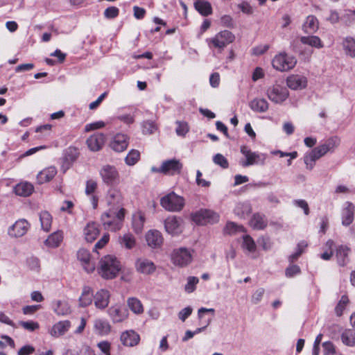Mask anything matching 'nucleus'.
I'll return each mask as SVG.
<instances>
[{"label": "nucleus", "instance_id": "obj_62", "mask_svg": "<svg viewBox=\"0 0 355 355\" xmlns=\"http://www.w3.org/2000/svg\"><path fill=\"white\" fill-rule=\"evenodd\" d=\"M42 309V305H27L22 308V312L24 315H33L39 309Z\"/></svg>", "mask_w": 355, "mask_h": 355}, {"label": "nucleus", "instance_id": "obj_18", "mask_svg": "<svg viewBox=\"0 0 355 355\" xmlns=\"http://www.w3.org/2000/svg\"><path fill=\"white\" fill-rule=\"evenodd\" d=\"M110 293L106 289H100L94 294V302L98 309H105L110 303Z\"/></svg>", "mask_w": 355, "mask_h": 355}, {"label": "nucleus", "instance_id": "obj_15", "mask_svg": "<svg viewBox=\"0 0 355 355\" xmlns=\"http://www.w3.org/2000/svg\"><path fill=\"white\" fill-rule=\"evenodd\" d=\"M105 135L102 132H95L86 140L88 148L92 152L101 150L105 142Z\"/></svg>", "mask_w": 355, "mask_h": 355}, {"label": "nucleus", "instance_id": "obj_14", "mask_svg": "<svg viewBox=\"0 0 355 355\" xmlns=\"http://www.w3.org/2000/svg\"><path fill=\"white\" fill-rule=\"evenodd\" d=\"M182 164L176 159H171L164 161L160 166V171L162 174L174 175L180 174L182 169Z\"/></svg>", "mask_w": 355, "mask_h": 355}, {"label": "nucleus", "instance_id": "obj_42", "mask_svg": "<svg viewBox=\"0 0 355 355\" xmlns=\"http://www.w3.org/2000/svg\"><path fill=\"white\" fill-rule=\"evenodd\" d=\"M343 48L345 53L355 58V40L352 37H347L343 41Z\"/></svg>", "mask_w": 355, "mask_h": 355}, {"label": "nucleus", "instance_id": "obj_54", "mask_svg": "<svg viewBox=\"0 0 355 355\" xmlns=\"http://www.w3.org/2000/svg\"><path fill=\"white\" fill-rule=\"evenodd\" d=\"M176 124H177V127H176L175 132H176L177 135L178 136L184 137L186 135V134L189 130V127L188 123L185 121H178L176 122Z\"/></svg>", "mask_w": 355, "mask_h": 355}, {"label": "nucleus", "instance_id": "obj_17", "mask_svg": "<svg viewBox=\"0 0 355 355\" xmlns=\"http://www.w3.org/2000/svg\"><path fill=\"white\" fill-rule=\"evenodd\" d=\"M29 228V223L24 219L17 220L13 225L8 229V234L14 237L24 236Z\"/></svg>", "mask_w": 355, "mask_h": 355}, {"label": "nucleus", "instance_id": "obj_8", "mask_svg": "<svg viewBox=\"0 0 355 355\" xmlns=\"http://www.w3.org/2000/svg\"><path fill=\"white\" fill-rule=\"evenodd\" d=\"M192 220L200 225L213 224L218 221L219 215L210 209H200L191 215Z\"/></svg>", "mask_w": 355, "mask_h": 355}, {"label": "nucleus", "instance_id": "obj_21", "mask_svg": "<svg viewBox=\"0 0 355 355\" xmlns=\"http://www.w3.org/2000/svg\"><path fill=\"white\" fill-rule=\"evenodd\" d=\"M120 339L124 346L134 347L139 344L140 336L134 330H127L121 334Z\"/></svg>", "mask_w": 355, "mask_h": 355}, {"label": "nucleus", "instance_id": "obj_28", "mask_svg": "<svg viewBox=\"0 0 355 355\" xmlns=\"http://www.w3.org/2000/svg\"><path fill=\"white\" fill-rule=\"evenodd\" d=\"M71 327L69 320L60 321L55 324L50 330V334L53 337H59L67 333Z\"/></svg>", "mask_w": 355, "mask_h": 355}, {"label": "nucleus", "instance_id": "obj_1", "mask_svg": "<svg viewBox=\"0 0 355 355\" xmlns=\"http://www.w3.org/2000/svg\"><path fill=\"white\" fill-rule=\"evenodd\" d=\"M106 202L110 207L107 211L101 215V222L105 230L116 232L122 228L123 223L126 214L125 209L121 207L118 211H114L123 205V197L121 191L116 188H110L106 196Z\"/></svg>", "mask_w": 355, "mask_h": 355}, {"label": "nucleus", "instance_id": "obj_35", "mask_svg": "<svg viewBox=\"0 0 355 355\" xmlns=\"http://www.w3.org/2000/svg\"><path fill=\"white\" fill-rule=\"evenodd\" d=\"M63 240L62 231H56L50 234L45 241V245L50 248H57Z\"/></svg>", "mask_w": 355, "mask_h": 355}, {"label": "nucleus", "instance_id": "obj_12", "mask_svg": "<svg viewBox=\"0 0 355 355\" xmlns=\"http://www.w3.org/2000/svg\"><path fill=\"white\" fill-rule=\"evenodd\" d=\"M130 137L124 133L116 134L110 142V147L112 150L117 153L125 151L129 145Z\"/></svg>", "mask_w": 355, "mask_h": 355}, {"label": "nucleus", "instance_id": "obj_38", "mask_svg": "<svg viewBox=\"0 0 355 355\" xmlns=\"http://www.w3.org/2000/svg\"><path fill=\"white\" fill-rule=\"evenodd\" d=\"M250 108L257 112H265L268 109V103L264 98H255L250 103Z\"/></svg>", "mask_w": 355, "mask_h": 355}, {"label": "nucleus", "instance_id": "obj_56", "mask_svg": "<svg viewBox=\"0 0 355 355\" xmlns=\"http://www.w3.org/2000/svg\"><path fill=\"white\" fill-rule=\"evenodd\" d=\"M119 15V9L115 6L107 8L104 11V17L107 19H114Z\"/></svg>", "mask_w": 355, "mask_h": 355}, {"label": "nucleus", "instance_id": "obj_10", "mask_svg": "<svg viewBox=\"0 0 355 355\" xmlns=\"http://www.w3.org/2000/svg\"><path fill=\"white\" fill-rule=\"evenodd\" d=\"M171 261L174 265L184 267L191 262L192 255L187 248H180L173 251Z\"/></svg>", "mask_w": 355, "mask_h": 355}, {"label": "nucleus", "instance_id": "obj_49", "mask_svg": "<svg viewBox=\"0 0 355 355\" xmlns=\"http://www.w3.org/2000/svg\"><path fill=\"white\" fill-rule=\"evenodd\" d=\"M244 228L241 225H238L235 223L229 222L224 228V232L227 234H233L237 232H243Z\"/></svg>", "mask_w": 355, "mask_h": 355}, {"label": "nucleus", "instance_id": "obj_44", "mask_svg": "<svg viewBox=\"0 0 355 355\" xmlns=\"http://www.w3.org/2000/svg\"><path fill=\"white\" fill-rule=\"evenodd\" d=\"M349 303V300L348 296L346 295H342L340 300L338 302L334 309L336 315L338 317H340L343 314V311Z\"/></svg>", "mask_w": 355, "mask_h": 355}, {"label": "nucleus", "instance_id": "obj_24", "mask_svg": "<svg viewBox=\"0 0 355 355\" xmlns=\"http://www.w3.org/2000/svg\"><path fill=\"white\" fill-rule=\"evenodd\" d=\"M355 206L350 202L345 203V207L342 211V224L349 226L354 221Z\"/></svg>", "mask_w": 355, "mask_h": 355}, {"label": "nucleus", "instance_id": "obj_50", "mask_svg": "<svg viewBox=\"0 0 355 355\" xmlns=\"http://www.w3.org/2000/svg\"><path fill=\"white\" fill-rule=\"evenodd\" d=\"M157 130V125L155 122L146 121L142 123V132L144 135L153 134Z\"/></svg>", "mask_w": 355, "mask_h": 355}, {"label": "nucleus", "instance_id": "obj_2", "mask_svg": "<svg viewBox=\"0 0 355 355\" xmlns=\"http://www.w3.org/2000/svg\"><path fill=\"white\" fill-rule=\"evenodd\" d=\"M121 269L120 261L114 255L107 254L99 261L98 272L105 279L115 278Z\"/></svg>", "mask_w": 355, "mask_h": 355}, {"label": "nucleus", "instance_id": "obj_37", "mask_svg": "<svg viewBox=\"0 0 355 355\" xmlns=\"http://www.w3.org/2000/svg\"><path fill=\"white\" fill-rule=\"evenodd\" d=\"M79 155L78 150L73 146L69 147L64 153V156L63 158L64 164L67 165L69 167L70 165L74 162Z\"/></svg>", "mask_w": 355, "mask_h": 355}, {"label": "nucleus", "instance_id": "obj_55", "mask_svg": "<svg viewBox=\"0 0 355 355\" xmlns=\"http://www.w3.org/2000/svg\"><path fill=\"white\" fill-rule=\"evenodd\" d=\"M19 326L23 327L24 329L28 331H34L40 328V324L37 322L35 321H20L19 322Z\"/></svg>", "mask_w": 355, "mask_h": 355}, {"label": "nucleus", "instance_id": "obj_31", "mask_svg": "<svg viewBox=\"0 0 355 355\" xmlns=\"http://www.w3.org/2000/svg\"><path fill=\"white\" fill-rule=\"evenodd\" d=\"M145 221V214L141 211H137L133 214L132 225L137 234L142 232Z\"/></svg>", "mask_w": 355, "mask_h": 355}, {"label": "nucleus", "instance_id": "obj_41", "mask_svg": "<svg viewBox=\"0 0 355 355\" xmlns=\"http://www.w3.org/2000/svg\"><path fill=\"white\" fill-rule=\"evenodd\" d=\"M40 220L42 230L45 232H49L51 229L53 220L50 213L46 211H42L40 214Z\"/></svg>", "mask_w": 355, "mask_h": 355}, {"label": "nucleus", "instance_id": "obj_52", "mask_svg": "<svg viewBox=\"0 0 355 355\" xmlns=\"http://www.w3.org/2000/svg\"><path fill=\"white\" fill-rule=\"evenodd\" d=\"M199 279L196 277H189L187 279V283L184 286V290L187 293H191L193 292L196 288V285L198 284Z\"/></svg>", "mask_w": 355, "mask_h": 355}, {"label": "nucleus", "instance_id": "obj_46", "mask_svg": "<svg viewBox=\"0 0 355 355\" xmlns=\"http://www.w3.org/2000/svg\"><path fill=\"white\" fill-rule=\"evenodd\" d=\"M334 247V241L329 239L325 243V251L320 254V258L324 260H329L333 256V248Z\"/></svg>", "mask_w": 355, "mask_h": 355}, {"label": "nucleus", "instance_id": "obj_27", "mask_svg": "<svg viewBox=\"0 0 355 355\" xmlns=\"http://www.w3.org/2000/svg\"><path fill=\"white\" fill-rule=\"evenodd\" d=\"M57 174V169L54 166H50L40 171L37 175V182L42 184L53 180Z\"/></svg>", "mask_w": 355, "mask_h": 355}, {"label": "nucleus", "instance_id": "obj_11", "mask_svg": "<svg viewBox=\"0 0 355 355\" xmlns=\"http://www.w3.org/2000/svg\"><path fill=\"white\" fill-rule=\"evenodd\" d=\"M107 313L114 323H119L125 321L129 316L128 310L120 304L111 306Z\"/></svg>", "mask_w": 355, "mask_h": 355}, {"label": "nucleus", "instance_id": "obj_45", "mask_svg": "<svg viewBox=\"0 0 355 355\" xmlns=\"http://www.w3.org/2000/svg\"><path fill=\"white\" fill-rule=\"evenodd\" d=\"M120 243L127 249H132L135 247L136 241L132 234L127 233L120 238Z\"/></svg>", "mask_w": 355, "mask_h": 355}, {"label": "nucleus", "instance_id": "obj_6", "mask_svg": "<svg viewBox=\"0 0 355 355\" xmlns=\"http://www.w3.org/2000/svg\"><path fill=\"white\" fill-rule=\"evenodd\" d=\"M160 204L167 211H180L184 206V199L183 197L172 192L162 197L160 200Z\"/></svg>", "mask_w": 355, "mask_h": 355}, {"label": "nucleus", "instance_id": "obj_20", "mask_svg": "<svg viewBox=\"0 0 355 355\" xmlns=\"http://www.w3.org/2000/svg\"><path fill=\"white\" fill-rule=\"evenodd\" d=\"M100 232V225L94 221L89 222L83 230L85 239L89 243L94 241Z\"/></svg>", "mask_w": 355, "mask_h": 355}, {"label": "nucleus", "instance_id": "obj_36", "mask_svg": "<svg viewBox=\"0 0 355 355\" xmlns=\"http://www.w3.org/2000/svg\"><path fill=\"white\" fill-rule=\"evenodd\" d=\"M127 305L130 311L136 315H140L144 312L143 304L137 297H128L127 300Z\"/></svg>", "mask_w": 355, "mask_h": 355}, {"label": "nucleus", "instance_id": "obj_23", "mask_svg": "<svg viewBox=\"0 0 355 355\" xmlns=\"http://www.w3.org/2000/svg\"><path fill=\"white\" fill-rule=\"evenodd\" d=\"M241 153L246 158V160L241 163L244 167L258 164L261 160V155L257 153L252 152L247 146H241Z\"/></svg>", "mask_w": 355, "mask_h": 355}, {"label": "nucleus", "instance_id": "obj_29", "mask_svg": "<svg viewBox=\"0 0 355 355\" xmlns=\"http://www.w3.org/2000/svg\"><path fill=\"white\" fill-rule=\"evenodd\" d=\"M306 79L299 75H291L286 79L288 87L292 89H302L306 87Z\"/></svg>", "mask_w": 355, "mask_h": 355}, {"label": "nucleus", "instance_id": "obj_39", "mask_svg": "<svg viewBox=\"0 0 355 355\" xmlns=\"http://www.w3.org/2000/svg\"><path fill=\"white\" fill-rule=\"evenodd\" d=\"M94 328L100 335H107L111 331L110 323L107 320L102 319L95 320Z\"/></svg>", "mask_w": 355, "mask_h": 355}, {"label": "nucleus", "instance_id": "obj_43", "mask_svg": "<svg viewBox=\"0 0 355 355\" xmlns=\"http://www.w3.org/2000/svg\"><path fill=\"white\" fill-rule=\"evenodd\" d=\"M140 159V152L138 150L132 149L125 158V162L128 166H134Z\"/></svg>", "mask_w": 355, "mask_h": 355}, {"label": "nucleus", "instance_id": "obj_5", "mask_svg": "<svg viewBox=\"0 0 355 355\" xmlns=\"http://www.w3.org/2000/svg\"><path fill=\"white\" fill-rule=\"evenodd\" d=\"M297 63L296 58L286 53H280L276 55L272 60L274 69L279 71H286L294 68Z\"/></svg>", "mask_w": 355, "mask_h": 355}, {"label": "nucleus", "instance_id": "obj_13", "mask_svg": "<svg viewBox=\"0 0 355 355\" xmlns=\"http://www.w3.org/2000/svg\"><path fill=\"white\" fill-rule=\"evenodd\" d=\"M267 96L271 101L280 103L288 98V92L286 87L280 85H273L268 89Z\"/></svg>", "mask_w": 355, "mask_h": 355}, {"label": "nucleus", "instance_id": "obj_3", "mask_svg": "<svg viewBox=\"0 0 355 355\" xmlns=\"http://www.w3.org/2000/svg\"><path fill=\"white\" fill-rule=\"evenodd\" d=\"M235 40V35L230 31L224 30L216 33L213 37L207 40L211 49L221 53L223 49Z\"/></svg>", "mask_w": 355, "mask_h": 355}, {"label": "nucleus", "instance_id": "obj_22", "mask_svg": "<svg viewBox=\"0 0 355 355\" xmlns=\"http://www.w3.org/2000/svg\"><path fill=\"white\" fill-rule=\"evenodd\" d=\"M146 240L152 248H160L164 241L162 233L156 230H149L146 234Z\"/></svg>", "mask_w": 355, "mask_h": 355}, {"label": "nucleus", "instance_id": "obj_26", "mask_svg": "<svg viewBox=\"0 0 355 355\" xmlns=\"http://www.w3.org/2000/svg\"><path fill=\"white\" fill-rule=\"evenodd\" d=\"M94 297L92 288L89 286H85L83 288L81 295L79 297V306L87 307L92 304Z\"/></svg>", "mask_w": 355, "mask_h": 355}, {"label": "nucleus", "instance_id": "obj_57", "mask_svg": "<svg viewBox=\"0 0 355 355\" xmlns=\"http://www.w3.org/2000/svg\"><path fill=\"white\" fill-rule=\"evenodd\" d=\"M97 347L105 355H111V343L107 340L99 342Z\"/></svg>", "mask_w": 355, "mask_h": 355}, {"label": "nucleus", "instance_id": "obj_47", "mask_svg": "<svg viewBox=\"0 0 355 355\" xmlns=\"http://www.w3.org/2000/svg\"><path fill=\"white\" fill-rule=\"evenodd\" d=\"M243 248L250 252L256 250V244L254 239L250 235H245L243 237Z\"/></svg>", "mask_w": 355, "mask_h": 355}, {"label": "nucleus", "instance_id": "obj_4", "mask_svg": "<svg viewBox=\"0 0 355 355\" xmlns=\"http://www.w3.org/2000/svg\"><path fill=\"white\" fill-rule=\"evenodd\" d=\"M307 248V242L301 241L297 244L296 251L288 257V261L291 263V264L286 268L285 270V275L287 277L291 278L300 273V268L297 265H294L293 263L299 259V257L303 254V252H304Z\"/></svg>", "mask_w": 355, "mask_h": 355}, {"label": "nucleus", "instance_id": "obj_19", "mask_svg": "<svg viewBox=\"0 0 355 355\" xmlns=\"http://www.w3.org/2000/svg\"><path fill=\"white\" fill-rule=\"evenodd\" d=\"M135 268L138 272L144 275H150L156 270V266L152 261L144 258L137 259Z\"/></svg>", "mask_w": 355, "mask_h": 355}, {"label": "nucleus", "instance_id": "obj_63", "mask_svg": "<svg viewBox=\"0 0 355 355\" xmlns=\"http://www.w3.org/2000/svg\"><path fill=\"white\" fill-rule=\"evenodd\" d=\"M322 346L324 355L334 354L335 353L334 346L331 342L325 341L322 343Z\"/></svg>", "mask_w": 355, "mask_h": 355}, {"label": "nucleus", "instance_id": "obj_58", "mask_svg": "<svg viewBox=\"0 0 355 355\" xmlns=\"http://www.w3.org/2000/svg\"><path fill=\"white\" fill-rule=\"evenodd\" d=\"M97 182L94 180H89L86 182L85 193L87 196L92 195L97 189Z\"/></svg>", "mask_w": 355, "mask_h": 355}, {"label": "nucleus", "instance_id": "obj_34", "mask_svg": "<svg viewBox=\"0 0 355 355\" xmlns=\"http://www.w3.org/2000/svg\"><path fill=\"white\" fill-rule=\"evenodd\" d=\"M34 191V187L29 182H20L17 184L14 191L16 195L19 196L27 197L32 194Z\"/></svg>", "mask_w": 355, "mask_h": 355}, {"label": "nucleus", "instance_id": "obj_53", "mask_svg": "<svg viewBox=\"0 0 355 355\" xmlns=\"http://www.w3.org/2000/svg\"><path fill=\"white\" fill-rule=\"evenodd\" d=\"M213 162L215 164L220 166L223 168L229 167L227 159L220 153H217L213 157Z\"/></svg>", "mask_w": 355, "mask_h": 355}, {"label": "nucleus", "instance_id": "obj_64", "mask_svg": "<svg viewBox=\"0 0 355 355\" xmlns=\"http://www.w3.org/2000/svg\"><path fill=\"white\" fill-rule=\"evenodd\" d=\"M110 240L109 234H105L102 238L95 244L94 250H97L98 249H101L105 247Z\"/></svg>", "mask_w": 355, "mask_h": 355}, {"label": "nucleus", "instance_id": "obj_30", "mask_svg": "<svg viewBox=\"0 0 355 355\" xmlns=\"http://www.w3.org/2000/svg\"><path fill=\"white\" fill-rule=\"evenodd\" d=\"M302 45L311 46V36L297 37L291 44L293 51L299 53H303L304 49Z\"/></svg>", "mask_w": 355, "mask_h": 355}, {"label": "nucleus", "instance_id": "obj_60", "mask_svg": "<svg viewBox=\"0 0 355 355\" xmlns=\"http://www.w3.org/2000/svg\"><path fill=\"white\" fill-rule=\"evenodd\" d=\"M264 293H265L264 288H259L257 289L252 295V297H251L252 302L254 304H258L262 300Z\"/></svg>", "mask_w": 355, "mask_h": 355}, {"label": "nucleus", "instance_id": "obj_7", "mask_svg": "<svg viewBox=\"0 0 355 355\" xmlns=\"http://www.w3.org/2000/svg\"><path fill=\"white\" fill-rule=\"evenodd\" d=\"M103 182L107 186L114 187L120 183V175L114 166L104 165L99 171Z\"/></svg>", "mask_w": 355, "mask_h": 355}, {"label": "nucleus", "instance_id": "obj_25", "mask_svg": "<svg viewBox=\"0 0 355 355\" xmlns=\"http://www.w3.org/2000/svg\"><path fill=\"white\" fill-rule=\"evenodd\" d=\"M164 227L166 231L172 235L178 234L182 232L180 219L176 216L168 217L164 220Z\"/></svg>", "mask_w": 355, "mask_h": 355}, {"label": "nucleus", "instance_id": "obj_51", "mask_svg": "<svg viewBox=\"0 0 355 355\" xmlns=\"http://www.w3.org/2000/svg\"><path fill=\"white\" fill-rule=\"evenodd\" d=\"M319 227L318 232L322 235L324 234L329 226V218L327 216H322L319 218V221L317 224Z\"/></svg>", "mask_w": 355, "mask_h": 355}, {"label": "nucleus", "instance_id": "obj_9", "mask_svg": "<svg viewBox=\"0 0 355 355\" xmlns=\"http://www.w3.org/2000/svg\"><path fill=\"white\" fill-rule=\"evenodd\" d=\"M339 144L340 139L337 137L328 139L322 145L312 149V161L320 159L329 151H333Z\"/></svg>", "mask_w": 355, "mask_h": 355}, {"label": "nucleus", "instance_id": "obj_48", "mask_svg": "<svg viewBox=\"0 0 355 355\" xmlns=\"http://www.w3.org/2000/svg\"><path fill=\"white\" fill-rule=\"evenodd\" d=\"M349 248L347 246L340 245L336 249V257L341 265H344L345 259L348 256Z\"/></svg>", "mask_w": 355, "mask_h": 355}, {"label": "nucleus", "instance_id": "obj_40", "mask_svg": "<svg viewBox=\"0 0 355 355\" xmlns=\"http://www.w3.org/2000/svg\"><path fill=\"white\" fill-rule=\"evenodd\" d=\"M341 340L343 344L347 346H355V330L352 329H345L341 334Z\"/></svg>", "mask_w": 355, "mask_h": 355}, {"label": "nucleus", "instance_id": "obj_33", "mask_svg": "<svg viewBox=\"0 0 355 355\" xmlns=\"http://www.w3.org/2000/svg\"><path fill=\"white\" fill-rule=\"evenodd\" d=\"M195 9L204 17H207L212 14L213 10L211 3L209 1L203 0H195Z\"/></svg>", "mask_w": 355, "mask_h": 355}, {"label": "nucleus", "instance_id": "obj_59", "mask_svg": "<svg viewBox=\"0 0 355 355\" xmlns=\"http://www.w3.org/2000/svg\"><path fill=\"white\" fill-rule=\"evenodd\" d=\"M220 23L223 26L229 28H233L235 26V23L233 18L230 15H223L220 18Z\"/></svg>", "mask_w": 355, "mask_h": 355}, {"label": "nucleus", "instance_id": "obj_16", "mask_svg": "<svg viewBox=\"0 0 355 355\" xmlns=\"http://www.w3.org/2000/svg\"><path fill=\"white\" fill-rule=\"evenodd\" d=\"M77 258L80 261L84 270L88 272H93L95 270V263L91 259V254L86 249H80L77 252Z\"/></svg>", "mask_w": 355, "mask_h": 355}, {"label": "nucleus", "instance_id": "obj_32", "mask_svg": "<svg viewBox=\"0 0 355 355\" xmlns=\"http://www.w3.org/2000/svg\"><path fill=\"white\" fill-rule=\"evenodd\" d=\"M250 226L254 230H263L267 227L268 221L263 214L255 213L250 221Z\"/></svg>", "mask_w": 355, "mask_h": 355}, {"label": "nucleus", "instance_id": "obj_61", "mask_svg": "<svg viewBox=\"0 0 355 355\" xmlns=\"http://www.w3.org/2000/svg\"><path fill=\"white\" fill-rule=\"evenodd\" d=\"M105 125V123L102 121L90 123L85 125V132L93 131V130H95L97 129L104 128Z\"/></svg>", "mask_w": 355, "mask_h": 355}]
</instances>
